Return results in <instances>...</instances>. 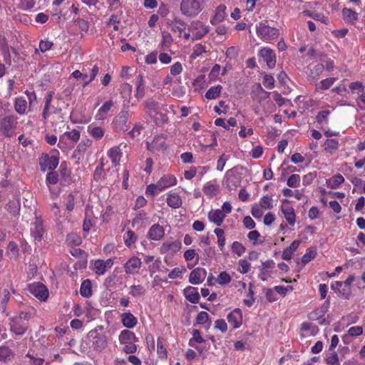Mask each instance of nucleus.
Listing matches in <instances>:
<instances>
[{
    "mask_svg": "<svg viewBox=\"0 0 365 365\" xmlns=\"http://www.w3.org/2000/svg\"><path fill=\"white\" fill-rule=\"evenodd\" d=\"M19 249L17 245L14 242H10L8 245V255L11 257H16L18 255Z\"/></svg>",
    "mask_w": 365,
    "mask_h": 365,
    "instance_id": "e2e57ef3",
    "label": "nucleus"
},
{
    "mask_svg": "<svg viewBox=\"0 0 365 365\" xmlns=\"http://www.w3.org/2000/svg\"><path fill=\"white\" fill-rule=\"evenodd\" d=\"M251 268V264L246 259H240L238 271L242 274L247 273Z\"/></svg>",
    "mask_w": 365,
    "mask_h": 365,
    "instance_id": "8fccbe9b",
    "label": "nucleus"
},
{
    "mask_svg": "<svg viewBox=\"0 0 365 365\" xmlns=\"http://www.w3.org/2000/svg\"><path fill=\"white\" fill-rule=\"evenodd\" d=\"M157 183L159 187V190L162 191L167 187L176 185L177 179L172 175H164Z\"/></svg>",
    "mask_w": 365,
    "mask_h": 365,
    "instance_id": "aec40b11",
    "label": "nucleus"
},
{
    "mask_svg": "<svg viewBox=\"0 0 365 365\" xmlns=\"http://www.w3.org/2000/svg\"><path fill=\"white\" fill-rule=\"evenodd\" d=\"M108 156L112 161L114 166H117L122 156V153L118 147H113L108 151Z\"/></svg>",
    "mask_w": 365,
    "mask_h": 365,
    "instance_id": "c756f323",
    "label": "nucleus"
},
{
    "mask_svg": "<svg viewBox=\"0 0 365 365\" xmlns=\"http://www.w3.org/2000/svg\"><path fill=\"white\" fill-rule=\"evenodd\" d=\"M220 185L211 181L207 182L203 186V192L210 198L213 197L219 191Z\"/></svg>",
    "mask_w": 365,
    "mask_h": 365,
    "instance_id": "4be33fe9",
    "label": "nucleus"
},
{
    "mask_svg": "<svg viewBox=\"0 0 365 365\" xmlns=\"http://www.w3.org/2000/svg\"><path fill=\"white\" fill-rule=\"evenodd\" d=\"M129 118V113L126 110H122L113 120L115 129L120 131L128 130L127 122Z\"/></svg>",
    "mask_w": 365,
    "mask_h": 365,
    "instance_id": "6e6552de",
    "label": "nucleus"
},
{
    "mask_svg": "<svg viewBox=\"0 0 365 365\" xmlns=\"http://www.w3.org/2000/svg\"><path fill=\"white\" fill-rule=\"evenodd\" d=\"M193 341L199 344L204 342V339L200 336V332L197 329H195L192 331V338L189 342V344L191 346H194V344H192Z\"/></svg>",
    "mask_w": 365,
    "mask_h": 365,
    "instance_id": "864d4df0",
    "label": "nucleus"
},
{
    "mask_svg": "<svg viewBox=\"0 0 365 365\" xmlns=\"http://www.w3.org/2000/svg\"><path fill=\"white\" fill-rule=\"evenodd\" d=\"M27 108V102L26 101L21 97L17 98L15 101L14 108L15 110L20 115L24 114L26 113Z\"/></svg>",
    "mask_w": 365,
    "mask_h": 365,
    "instance_id": "c9c22d12",
    "label": "nucleus"
},
{
    "mask_svg": "<svg viewBox=\"0 0 365 365\" xmlns=\"http://www.w3.org/2000/svg\"><path fill=\"white\" fill-rule=\"evenodd\" d=\"M339 146L338 140L336 139H327L324 143V148L326 150L331 153L333 150H336Z\"/></svg>",
    "mask_w": 365,
    "mask_h": 365,
    "instance_id": "49530a36",
    "label": "nucleus"
},
{
    "mask_svg": "<svg viewBox=\"0 0 365 365\" xmlns=\"http://www.w3.org/2000/svg\"><path fill=\"white\" fill-rule=\"evenodd\" d=\"M263 84L267 88H273L274 86V77L271 75L266 74L263 78Z\"/></svg>",
    "mask_w": 365,
    "mask_h": 365,
    "instance_id": "680f3d73",
    "label": "nucleus"
},
{
    "mask_svg": "<svg viewBox=\"0 0 365 365\" xmlns=\"http://www.w3.org/2000/svg\"><path fill=\"white\" fill-rule=\"evenodd\" d=\"M256 33L257 36L264 41L274 40L279 35L278 29L269 26L266 22L263 21L256 25Z\"/></svg>",
    "mask_w": 365,
    "mask_h": 365,
    "instance_id": "f03ea898",
    "label": "nucleus"
},
{
    "mask_svg": "<svg viewBox=\"0 0 365 365\" xmlns=\"http://www.w3.org/2000/svg\"><path fill=\"white\" fill-rule=\"evenodd\" d=\"M226 9L227 7L224 4H220L217 7L215 14L211 19L212 24H219L223 21L226 16Z\"/></svg>",
    "mask_w": 365,
    "mask_h": 365,
    "instance_id": "b1692460",
    "label": "nucleus"
},
{
    "mask_svg": "<svg viewBox=\"0 0 365 365\" xmlns=\"http://www.w3.org/2000/svg\"><path fill=\"white\" fill-rule=\"evenodd\" d=\"M157 353L158 356L162 359L167 357V350L160 339L157 341Z\"/></svg>",
    "mask_w": 365,
    "mask_h": 365,
    "instance_id": "6e6d98bb",
    "label": "nucleus"
},
{
    "mask_svg": "<svg viewBox=\"0 0 365 365\" xmlns=\"http://www.w3.org/2000/svg\"><path fill=\"white\" fill-rule=\"evenodd\" d=\"M17 125V118L14 115H7L1 120L0 128L5 136L10 137Z\"/></svg>",
    "mask_w": 365,
    "mask_h": 365,
    "instance_id": "7ed1b4c3",
    "label": "nucleus"
},
{
    "mask_svg": "<svg viewBox=\"0 0 365 365\" xmlns=\"http://www.w3.org/2000/svg\"><path fill=\"white\" fill-rule=\"evenodd\" d=\"M215 234L217 237V244L221 251L223 250L225 245V232L223 230L220 228H216L214 230Z\"/></svg>",
    "mask_w": 365,
    "mask_h": 365,
    "instance_id": "ea45409f",
    "label": "nucleus"
},
{
    "mask_svg": "<svg viewBox=\"0 0 365 365\" xmlns=\"http://www.w3.org/2000/svg\"><path fill=\"white\" fill-rule=\"evenodd\" d=\"M126 235H127V237L125 240V244L128 247H130L135 242V241L137 240V237L135 235V233L131 230L127 231Z\"/></svg>",
    "mask_w": 365,
    "mask_h": 365,
    "instance_id": "13d9d810",
    "label": "nucleus"
},
{
    "mask_svg": "<svg viewBox=\"0 0 365 365\" xmlns=\"http://www.w3.org/2000/svg\"><path fill=\"white\" fill-rule=\"evenodd\" d=\"M259 56L267 63L269 68H273L276 65V56L274 51L269 48H263L259 51Z\"/></svg>",
    "mask_w": 365,
    "mask_h": 365,
    "instance_id": "1a4fd4ad",
    "label": "nucleus"
},
{
    "mask_svg": "<svg viewBox=\"0 0 365 365\" xmlns=\"http://www.w3.org/2000/svg\"><path fill=\"white\" fill-rule=\"evenodd\" d=\"M165 146V137L163 135H157L151 143L147 142V148L152 151H159Z\"/></svg>",
    "mask_w": 365,
    "mask_h": 365,
    "instance_id": "4468645a",
    "label": "nucleus"
},
{
    "mask_svg": "<svg viewBox=\"0 0 365 365\" xmlns=\"http://www.w3.org/2000/svg\"><path fill=\"white\" fill-rule=\"evenodd\" d=\"M19 8L24 10H29L32 9L35 5L34 0H19Z\"/></svg>",
    "mask_w": 365,
    "mask_h": 365,
    "instance_id": "052dcab7",
    "label": "nucleus"
},
{
    "mask_svg": "<svg viewBox=\"0 0 365 365\" xmlns=\"http://www.w3.org/2000/svg\"><path fill=\"white\" fill-rule=\"evenodd\" d=\"M206 52L205 46L201 43L196 44L193 48V51L190 56L192 58H195L200 56L202 53Z\"/></svg>",
    "mask_w": 365,
    "mask_h": 365,
    "instance_id": "09e8293b",
    "label": "nucleus"
},
{
    "mask_svg": "<svg viewBox=\"0 0 365 365\" xmlns=\"http://www.w3.org/2000/svg\"><path fill=\"white\" fill-rule=\"evenodd\" d=\"M336 80V78H328L322 80L320 83L321 86L319 88L322 90H327L329 88L334 84Z\"/></svg>",
    "mask_w": 365,
    "mask_h": 365,
    "instance_id": "bf43d9fd",
    "label": "nucleus"
},
{
    "mask_svg": "<svg viewBox=\"0 0 365 365\" xmlns=\"http://www.w3.org/2000/svg\"><path fill=\"white\" fill-rule=\"evenodd\" d=\"M204 5L205 0H182L180 10L182 15L194 18L202 11Z\"/></svg>",
    "mask_w": 365,
    "mask_h": 365,
    "instance_id": "f257e3e1",
    "label": "nucleus"
},
{
    "mask_svg": "<svg viewBox=\"0 0 365 365\" xmlns=\"http://www.w3.org/2000/svg\"><path fill=\"white\" fill-rule=\"evenodd\" d=\"M324 66L322 63H318L310 70L309 78L313 81L317 80L323 73Z\"/></svg>",
    "mask_w": 365,
    "mask_h": 365,
    "instance_id": "e433bc0d",
    "label": "nucleus"
},
{
    "mask_svg": "<svg viewBox=\"0 0 365 365\" xmlns=\"http://www.w3.org/2000/svg\"><path fill=\"white\" fill-rule=\"evenodd\" d=\"M31 233L35 241H41L45 233V229L41 218H35V221L31 224Z\"/></svg>",
    "mask_w": 365,
    "mask_h": 365,
    "instance_id": "423d86ee",
    "label": "nucleus"
},
{
    "mask_svg": "<svg viewBox=\"0 0 365 365\" xmlns=\"http://www.w3.org/2000/svg\"><path fill=\"white\" fill-rule=\"evenodd\" d=\"M184 294L186 299L192 303H197L200 299V294L197 289L193 287H187L184 289Z\"/></svg>",
    "mask_w": 365,
    "mask_h": 365,
    "instance_id": "a878e982",
    "label": "nucleus"
},
{
    "mask_svg": "<svg viewBox=\"0 0 365 365\" xmlns=\"http://www.w3.org/2000/svg\"><path fill=\"white\" fill-rule=\"evenodd\" d=\"M39 164L43 171L46 170H53L58 166V159L56 156H50L48 154L43 153L39 158Z\"/></svg>",
    "mask_w": 365,
    "mask_h": 365,
    "instance_id": "39448f33",
    "label": "nucleus"
},
{
    "mask_svg": "<svg viewBox=\"0 0 365 365\" xmlns=\"http://www.w3.org/2000/svg\"><path fill=\"white\" fill-rule=\"evenodd\" d=\"M232 250L238 256H241L245 252V247L240 242L235 241L232 245Z\"/></svg>",
    "mask_w": 365,
    "mask_h": 365,
    "instance_id": "603ef678",
    "label": "nucleus"
},
{
    "mask_svg": "<svg viewBox=\"0 0 365 365\" xmlns=\"http://www.w3.org/2000/svg\"><path fill=\"white\" fill-rule=\"evenodd\" d=\"M227 321L234 329L239 328L242 323V314L240 309H235L227 315Z\"/></svg>",
    "mask_w": 365,
    "mask_h": 365,
    "instance_id": "ddd939ff",
    "label": "nucleus"
},
{
    "mask_svg": "<svg viewBox=\"0 0 365 365\" xmlns=\"http://www.w3.org/2000/svg\"><path fill=\"white\" fill-rule=\"evenodd\" d=\"M66 240L69 244L74 245H78L81 242V237L74 233L68 235Z\"/></svg>",
    "mask_w": 365,
    "mask_h": 365,
    "instance_id": "0e129e2a",
    "label": "nucleus"
},
{
    "mask_svg": "<svg viewBox=\"0 0 365 365\" xmlns=\"http://www.w3.org/2000/svg\"><path fill=\"white\" fill-rule=\"evenodd\" d=\"M329 110H322L319 112L317 116V120L320 124L328 123V115H329Z\"/></svg>",
    "mask_w": 365,
    "mask_h": 365,
    "instance_id": "5fc2aeb1",
    "label": "nucleus"
},
{
    "mask_svg": "<svg viewBox=\"0 0 365 365\" xmlns=\"http://www.w3.org/2000/svg\"><path fill=\"white\" fill-rule=\"evenodd\" d=\"M165 235V230L163 226L159 224H155L151 226L148 232V237L152 240H160Z\"/></svg>",
    "mask_w": 365,
    "mask_h": 365,
    "instance_id": "2eb2a0df",
    "label": "nucleus"
},
{
    "mask_svg": "<svg viewBox=\"0 0 365 365\" xmlns=\"http://www.w3.org/2000/svg\"><path fill=\"white\" fill-rule=\"evenodd\" d=\"M14 354L11 349L6 346L0 347V361L8 362L14 358Z\"/></svg>",
    "mask_w": 365,
    "mask_h": 365,
    "instance_id": "72a5a7b5",
    "label": "nucleus"
},
{
    "mask_svg": "<svg viewBox=\"0 0 365 365\" xmlns=\"http://www.w3.org/2000/svg\"><path fill=\"white\" fill-rule=\"evenodd\" d=\"M107 346V340L105 336H96L93 341V347L97 351L103 350Z\"/></svg>",
    "mask_w": 365,
    "mask_h": 365,
    "instance_id": "473e14b6",
    "label": "nucleus"
},
{
    "mask_svg": "<svg viewBox=\"0 0 365 365\" xmlns=\"http://www.w3.org/2000/svg\"><path fill=\"white\" fill-rule=\"evenodd\" d=\"M330 305V300L327 299L324 304L318 309L310 314L309 318L313 320H319L328 312Z\"/></svg>",
    "mask_w": 365,
    "mask_h": 365,
    "instance_id": "f3484780",
    "label": "nucleus"
},
{
    "mask_svg": "<svg viewBox=\"0 0 365 365\" xmlns=\"http://www.w3.org/2000/svg\"><path fill=\"white\" fill-rule=\"evenodd\" d=\"M113 264V262L110 259L106 261L101 259L96 260L94 263L95 272L98 275L103 274L108 268L112 267Z\"/></svg>",
    "mask_w": 365,
    "mask_h": 365,
    "instance_id": "a211bd4d",
    "label": "nucleus"
},
{
    "mask_svg": "<svg viewBox=\"0 0 365 365\" xmlns=\"http://www.w3.org/2000/svg\"><path fill=\"white\" fill-rule=\"evenodd\" d=\"M168 24L171 28L172 31L178 33L179 36L182 35L186 28V23L178 18H175L173 21L168 22Z\"/></svg>",
    "mask_w": 365,
    "mask_h": 365,
    "instance_id": "412c9836",
    "label": "nucleus"
},
{
    "mask_svg": "<svg viewBox=\"0 0 365 365\" xmlns=\"http://www.w3.org/2000/svg\"><path fill=\"white\" fill-rule=\"evenodd\" d=\"M121 321L124 327L131 329L137 324V318L130 312L121 314Z\"/></svg>",
    "mask_w": 365,
    "mask_h": 365,
    "instance_id": "5701e85b",
    "label": "nucleus"
},
{
    "mask_svg": "<svg viewBox=\"0 0 365 365\" xmlns=\"http://www.w3.org/2000/svg\"><path fill=\"white\" fill-rule=\"evenodd\" d=\"M181 248V242L179 240H176L172 242H165L161 246V250L163 252H168L171 250L173 253H176Z\"/></svg>",
    "mask_w": 365,
    "mask_h": 365,
    "instance_id": "2f4dec72",
    "label": "nucleus"
},
{
    "mask_svg": "<svg viewBox=\"0 0 365 365\" xmlns=\"http://www.w3.org/2000/svg\"><path fill=\"white\" fill-rule=\"evenodd\" d=\"M230 281H231V277L226 272H220L217 279V282L220 285H225V284L230 283Z\"/></svg>",
    "mask_w": 365,
    "mask_h": 365,
    "instance_id": "a18cd8bd",
    "label": "nucleus"
},
{
    "mask_svg": "<svg viewBox=\"0 0 365 365\" xmlns=\"http://www.w3.org/2000/svg\"><path fill=\"white\" fill-rule=\"evenodd\" d=\"M120 344H128V341H138L135 334L129 330H123L118 337Z\"/></svg>",
    "mask_w": 365,
    "mask_h": 365,
    "instance_id": "c85d7f7f",
    "label": "nucleus"
},
{
    "mask_svg": "<svg viewBox=\"0 0 365 365\" xmlns=\"http://www.w3.org/2000/svg\"><path fill=\"white\" fill-rule=\"evenodd\" d=\"M225 216V214L221 210L218 209L210 211L207 215L209 220L217 226H220L222 224Z\"/></svg>",
    "mask_w": 365,
    "mask_h": 365,
    "instance_id": "6ab92c4d",
    "label": "nucleus"
},
{
    "mask_svg": "<svg viewBox=\"0 0 365 365\" xmlns=\"http://www.w3.org/2000/svg\"><path fill=\"white\" fill-rule=\"evenodd\" d=\"M344 19L349 22H354L358 19V14L351 9L344 8L342 10Z\"/></svg>",
    "mask_w": 365,
    "mask_h": 365,
    "instance_id": "58836bf2",
    "label": "nucleus"
},
{
    "mask_svg": "<svg viewBox=\"0 0 365 365\" xmlns=\"http://www.w3.org/2000/svg\"><path fill=\"white\" fill-rule=\"evenodd\" d=\"M74 22L79 26L83 31H88L89 29L88 22L84 19L78 18L74 20Z\"/></svg>",
    "mask_w": 365,
    "mask_h": 365,
    "instance_id": "774afa93",
    "label": "nucleus"
},
{
    "mask_svg": "<svg viewBox=\"0 0 365 365\" xmlns=\"http://www.w3.org/2000/svg\"><path fill=\"white\" fill-rule=\"evenodd\" d=\"M251 213L255 218H260L263 215L262 208L258 205H252Z\"/></svg>",
    "mask_w": 365,
    "mask_h": 365,
    "instance_id": "69168bd1",
    "label": "nucleus"
},
{
    "mask_svg": "<svg viewBox=\"0 0 365 365\" xmlns=\"http://www.w3.org/2000/svg\"><path fill=\"white\" fill-rule=\"evenodd\" d=\"M88 131L92 137L97 140L101 139L105 133V130L103 128L93 125H90L88 127Z\"/></svg>",
    "mask_w": 365,
    "mask_h": 365,
    "instance_id": "f704fd0d",
    "label": "nucleus"
},
{
    "mask_svg": "<svg viewBox=\"0 0 365 365\" xmlns=\"http://www.w3.org/2000/svg\"><path fill=\"white\" fill-rule=\"evenodd\" d=\"M29 290L34 296L41 301H44L48 298V290L44 284L40 282H34L29 284Z\"/></svg>",
    "mask_w": 365,
    "mask_h": 365,
    "instance_id": "20e7f679",
    "label": "nucleus"
},
{
    "mask_svg": "<svg viewBox=\"0 0 365 365\" xmlns=\"http://www.w3.org/2000/svg\"><path fill=\"white\" fill-rule=\"evenodd\" d=\"M66 138L71 140L72 142L76 143L78 141L80 138V132L76 129H73L71 131L65 132L61 137L58 143V146L61 147V145L63 143V140Z\"/></svg>",
    "mask_w": 365,
    "mask_h": 365,
    "instance_id": "cd10ccee",
    "label": "nucleus"
},
{
    "mask_svg": "<svg viewBox=\"0 0 365 365\" xmlns=\"http://www.w3.org/2000/svg\"><path fill=\"white\" fill-rule=\"evenodd\" d=\"M209 319V315L206 312H200L196 318L197 323L199 324H205Z\"/></svg>",
    "mask_w": 365,
    "mask_h": 365,
    "instance_id": "338daca9",
    "label": "nucleus"
},
{
    "mask_svg": "<svg viewBox=\"0 0 365 365\" xmlns=\"http://www.w3.org/2000/svg\"><path fill=\"white\" fill-rule=\"evenodd\" d=\"M27 324L23 320L13 317L10 322L11 331L16 335H23L28 328Z\"/></svg>",
    "mask_w": 365,
    "mask_h": 365,
    "instance_id": "9b49d317",
    "label": "nucleus"
},
{
    "mask_svg": "<svg viewBox=\"0 0 365 365\" xmlns=\"http://www.w3.org/2000/svg\"><path fill=\"white\" fill-rule=\"evenodd\" d=\"M241 183V178L232 170H229L225 175V185L229 190H236Z\"/></svg>",
    "mask_w": 365,
    "mask_h": 365,
    "instance_id": "0eeeda50",
    "label": "nucleus"
},
{
    "mask_svg": "<svg viewBox=\"0 0 365 365\" xmlns=\"http://www.w3.org/2000/svg\"><path fill=\"white\" fill-rule=\"evenodd\" d=\"M162 36H163L162 48H163V49H165L166 48H168L171 45V43L173 42V37H172L171 34L167 31H163Z\"/></svg>",
    "mask_w": 365,
    "mask_h": 365,
    "instance_id": "37998d69",
    "label": "nucleus"
},
{
    "mask_svg": "<svg viewBox=\"0 0 365 365\" xmlns=\"http://www.w3.org/2000/svg\"><path fill=\"white\" fill-rule=\"evenodd\" d=\"M282 212L290 225H294L296 220V215L294 210L292 207L282 205L281 207Z\"/></svg>",
    "mask_w": 365,
    "mask_h": 365,
    "instance_id": "393cba45",
    "label": "nucleus"
},
{
    "mask_svg": "<svg viewBox=\"0 0 365 365\" xmlns=\"http://www.w3.org/2000/svg\"><path fill=\"white\" fill-rule=\"evenodd\" d=\"M324 360L328 365H339V356L334 350L331 351L329 354H327Z\"/></svg>",
    "mask_w": 365,
    "mask_h": 365,
    "instance_id": "79ce46f5",
    "label": "nucleus"
},
{
    "mask_svg": "<svg viewBox=\"0 0 365 365\" xmlns=\"http://www.w3.org/2000/svg\"><path fill=\"white\" fill-rule=\"evenodd\" d=\"M120 94L124 99L123 107L128 108L131 100L132 86L128 83H123L120 86Z\"/></svg>",
    "mask_w": 365,
    "mask_h": 365,
    "instance_id": "dca6fc26",
    "label": "nucleus"
},
{
    "mask_svg": "<svg viewBox=\"0 0 365 365\" xmlns=\"http://www.w3.org/2000/svg\"><path fill=\"white\" fill-rule=\"evenodd\" d=\"M142 262L138 257H133L124 264L125 271L127 274H135L138 272L141 267Z\"/></svg>",
    "mask_w": 365,
    "mask_h": 365,
    "instance_id": "9d476101",
    "label": "nucleus"
},
{
    "mask_svg": "<svg viewBox=\"0 0 365 365\" xmlns=\"http://www.w3.org/2000/svg\"><path fill=\"white\" fill-rule=\"evenodd\" d=\"M206 274L207 272L204 268L197 267L190 272L189 282L192 284H199L203 282Z\"/></svg>",
    "mask_w": 365,
    "mask_h": 365,
    "instance_id": "f8f14e48",
    "label": "nucleus"
},
{
    "mask_svg": "<svg viewBox=\"0 0 365 365\" xmlns=\"http://www.w3.org/2000/svg\"><path fill=\"white\" fill-rule=\"evenodd\" d=\"M222 87L220 85L212 86L205 93V97L207 99H216L219 97Z\"/></svg>",
    "mask_w": 365,
    "mask_h": 365,
    "instance_id": "4c0bfd02",
    "label": "nucleus"
},
{
    "mask_svg": "<svg viewBox=\"0 0 365 365\" xmlns=\"http://www.w3.org/2000/svg\"><path fill=\"white\" fill-rule=\"evenodd\" d=\"M300 177L297 174L291 175L287 182V184L289 187H297L299 185Z\"/></svg>",
    "mask_w": 365,
    "mask_h": 365,
    "instance_id": "de8ad7c7",
    "label": "nucleus"
},
{
    "mask_svg": "<svg viewBox=\"0 0 365 365\" xmlns=\"http://www.w3.org/2000/svg\"><path fill=\"white\" fill-rule=\"evenodd\" d=\"M80 294L86 298H88L92 295V284L90 279H86L82 282L80 287Z\"/></svg>",
    "mask_w": 365,
    "mask_h": 365,
    "instance_id": "7c9ffc66",
    "label": "nucleus"
},
{
    "mask_svg": "<svg viewBox=\"0 0 365 365\" xmlns=\"http://www.w3.org/2000/svg\"><path fill=\"white\" fill-rule=\"evenodd\" d=\"M258 205L264 210H269L273 207V199L269 195H265L260 199Z\"/></svg>",
    "mask_w": 365,
    "mask_h": 365,
    "instance_id": "a19ab883",
    "label": "nucleus"
},
{
    "mask_svg": "<svg viewBox=\"0 0 365 365\" xmlns=\"http://www.w3.org/2000/svg\"><path fill=\"white\" fill-rule=\"evenodd\" d=\"M166 201L168 205L174 209L180 207L182 203L180 195L175 192L168 193Z\"/></svg>",
    "mask_w": 365,
    "mask_h": 365,
    "instance_id": "bb28decb",
    "label": "nucleus"
},
{
    "mask_svg": "<svg viewBox=\"0 0 365 365\" xmlns=\"http://www.w3.org/2000/svg\"><path fill=\"white\" fill-rule=\"evenodd\" d=\"M145 293V289L142 285H132L129 294L133 297L143 295Z\"/></svg>",
    "mask_w": 365,
    "mask_h": 365,
    "instance_id": "c03bdc74",
    "label": "nucleus"
},
{
    "mask_svg": "<svg viewBox=\"0 0 365 365\" xmlns=\"http://www.w3.org/2000/svg\"><path fill=\"white\" fill-rule=\"evenodd\" d=\"M145 107L150 111L156 112L158 109V103L153 98L147 99L144 103Z\"/></svg>",
    "mask_w": 365,
    "mask_h": 365,
    "instance_id": "4d7b16f0",
    "label": "nucleus"
},
{
    "mask_svg": "<svg viewBox=\"0 0 365 365\" xmlns=\"http://www.w3.org/2000/svg\"><path fill=\"white\" fill-rule=\"evenodd\" d=\"M136 341H128V344H122L124 346L123 351L126 354H134L137 351Z\"/></svg>",
    "mask_w": 365,
    "mask_h": 365,
    "instance_id": "3c124183",
    "label": "nucleus"
}]
</instances>
